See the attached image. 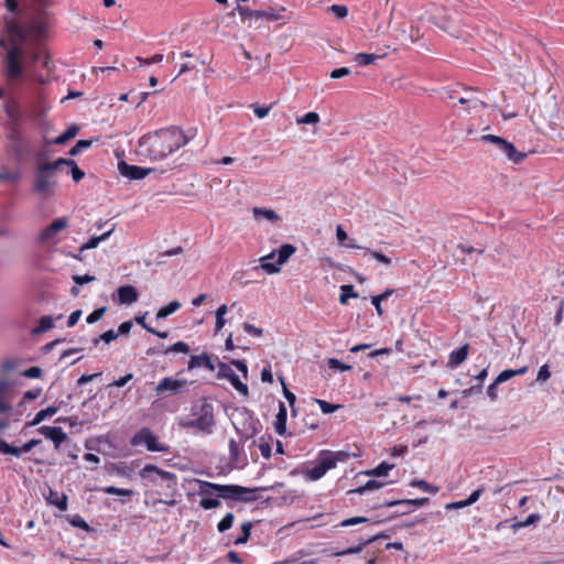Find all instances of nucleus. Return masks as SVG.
Instances as JSON below:
<instances>
[{"label":"nucleus","mask_w":564,"mask_h":564,"mask_svg":"<svg viewBox=\"0 0 564 564\" xmlns=\"http://www.w3.org/2000/svg\"><path fill=\"white\" fill-rule=\"evenodd\" d=\"M251 528H252V524L250 522L243 523L241 527L242 535L236 539L235 544L246 543L250 538Z\"/></svg>","instance_id":"obj_43"},{"label":"nucleus","mask_w":564,"mask_h":564,"mask_svg":"<svg viewBox=\"0 0 564 564\" xmlns=\"http://www.w3.org/2000/svg\"><path fill=\"white\" fill-rule=\"evenodd\" d=\"M368 521H369V519L365 518V517H352V518H348V519L341 521L340 525L349 527V525H355V524H359V523H366Z\"/></svg>","instance_id":"obj_55"},{"label":"nucleus","mask_w":564,"mask_h":564,"mask_svg":"<svg viewBox=\"0 0 564 564\" xmlns=\"http://www.w3.org/2000/svg\"><path fill=\"white\" fill-rule=\"evenodd\" d=\"M350 74V69L347 68V67H340V68H336L334 70L330 72V78L333 79H338V78H341L344 76H348Z\"/></svg>","instance_id":"obj_58"},{"label":"nucleus","mask_w":564,"mask_h":564,"mask_svg":"<svg viewBox=\"0 0 564 564\" xmlns=\"http://www.w3.org/2000/svg\"><path fill=\"white\" fill-rule=\"evenodd\" d=\"M481 140L495 144L513 163H520L527 156V153L518 151L512 143L501 137L485 134Z\"/></svg>","instance_id":"obj_7"},{"label":"nucleus","mask_w":564,"mask_h":564,"mask_svg":"<svg viewBox=\"0 0 564 564\" xmlns=\"http://www.w3.org/2000/svg\"><path fill=\"white\" fill-rule=\"evenodd\" d=\"M91 147L90 140H79L77 143L69 150L70 156L78 155L83 150H86Z\"/></svg>","instance_id":"obj_41"},{"label":"nucleus","mask_w":564,"mask_h":564,"mask_svg":"<svg viewBox=\"0 0 564 564\" xmlns=\"http://www.w3.org/2000/svg\"><path fill=\"white\" fill-rule=\"evenodd\" d=\"M327 365L333 370H339V371H348L351 369L350 365L344 364L340 360L336 358H329L327 360Z\"/></svg>","instance_id":"obj_42"},{"label":"nucleus","mask_w":564,"mask_h":564,"mask_svg":"<svg viewBox=\"0 0 564 564\" xmlns=\"http://www.w3.org/2000/svg\"><path fill=\"white\" fill-rule=\"evenodd\" d=\"M296 251V248L291 243L283 245L279 250L278 261L274 263H268V260H271L275 256V251L270 252L267 256H263L259 259L260 264L254 269H261L268 274L279 273L281 270V265L285 263L289 258Z\"/></svg>","instance_id":"obj_5"},{"label":"nucleus","mask_w":564,"mask_h":564,"mask_svg":"<svg viewBox=\"0 0 564 564\" xmlns=\"http://www.w3.org/2000/svg\"><path fill=\"white\" fill-rule=\"evenodd\" d=\"M236 11L240 14V17L243 21L247 19H251V18H254V19L264 18L269 21H276V20L282 19V15L273 8H269L267 10H251L247 7H242V6L238 4L236 7Z\"/></svg>","instance_id":"obj_11"},{"label":"nucleus","mask_w":564,"mask_h":564,"mask_svg":"<svg viewBox=\"0 0 564 564\" xmlns=\"http://www.w3.org/2000/svg\"><path fill=\"white\" fill-rule=\"evenodd\" d=\"M215 424L214 415L210 405H205L202 408V414L192 422L194 427L203 432L210 431L212 426Z\"/></svg>","instance_id":"obj_15"},{"label":"nucleus","mask_w":564,"mask_h":564,"mask_svg":"<svg viewBox=\"0 0 564 564\" xmlns=\"http://www.w3.org/2000/svg\"><path fill=\"white\" fill-rule=\"evenodd\" d=\"M39 432L44 437L51 440L56 449H58L59 445L67 440V434L58 426H42L39 429Z\"/></svg>","instance_id":"obj_14"},{"label":"nucleus","mask_w":564,"mask_h":564,"mask_svg":"<svg viewBox=\"0 0 564 564\" xmlns=\"http://www.w3.org/2000/svg\"><path fill=\"white\" fill-rule=\"evenodd\" d=\"M138 61H139L140 64H144V65L161 63L163 61V55L162 54H155V55H153L150 58L138 57Z\"/></svg>","instance_id":"obj_59"},{"label":"nucleus","mask_w":564,"mask_h":564,"mask_svg":"<svg viewBox=\"0 0 564 564\" xmlns=\"http://www.w3.org/2000/svg\"><path fill=\"white\" fill-rule=\"evenodd\" d=\"M181 307V303L178 301H172L167 305L161 307L156 312V318L162 319L166 318L171 314L175 313Z\"/></svg>","instance_id":"obj_29"},{"label":"nucleus","mask_w":564,"mask_h":564,"mask_svg":"<svg viewBox=\"0 0 564 564\" xmlns=\"http://www.w3.org/2000/svg\"><path fill=\"white\" fill-rule=\"evenodd\" d=\"M457 101L460 105H471L474 108L477 106V104L484 105V102L475 96V93L471 89L467 90L466 95L459 97Z\"/></svg>","instance_id":"obj_36"},{"label":"nucleus","mask_w":564,"mask_h":564,"mask_svg":"<svg viewBox=\"0 0 564 564\" xmlns=\"http://www.w3.org/2000/svg\"><path fill=\"white\" fill-rule=\"evenodd\" d=\"M328 10L336 15L338 19H344L348 14V9L341 4H333L328 8Z\"/></svg>","instance_id":"obj_52"},{"label":"nucleus","mask_w":564,"mask_h":564,"mask_svg":"<svg viewBox=\"0 0 564 564\" xmlns=\"http://www.w3.org/2000/svg\"><path fill=\"white\" fill-rule=\"evenodd\" d=\"M394 467L393 464H388L386 462H382L380 465H378L376 468L370 469L366 471V475L368 476H387L388 473Z\"/></svg>","instance_id":"obj_35"},{"label":"nucleus","mask_w":564,"mask_h":564,"mask_svg":"<svg viewBox=\"0 0 564 564\" xmlns=\"http://www.w3.org/2000/svg\"><path fill=\"white\" fill-rule=\"evenodd\" d=\"M63 163V158L54 162H39L34 170L33 191L44 198L53 196L58 186L56 174Z\"/></svg>","instance_id":"obj_3"},{"label":"nucleus","mask_w":564,"mask_h":564,"mask_svg":"<svg viewBox=\"0 0 564 564\" xmlns=\"http://www.w3.org/2000/svg\"><path fill=\"white\" fill-rule=\"evenodd\" d=\"M383 55H375L368 53H358L355 55L354 61L360 66L373 64L377 59L382 58Z\"/></svg>","instance_id":"obj_27"},{"label":"nucleus","mask_w":564,"mask_h":564,"mask_svg":"<svg viewBox=\"0 0 564 564\" xmlns=\"http://www.w3.org/2000/svg\"><path fill=\"white\" fill-rule=\"evenodd\" d=\"M9 140V149L20 161L24 156L30 155L33 152V145L24 133L18 128H11L7 134Z\"/></svg>","instance_id":"obj_6"},{"label":"nucleus","mask_w":564,"mask_h":564,"mask_svg":"<svg viewBox=\"0 0 564 564\" xmlns=\"http://www.w3.org/2000/svg\"><path fill=\"white\" fill-rule=\"evenodd\" d=\"M411 486L412 487H419L425 491H431V492H437V488L436 487H433L431 486L430 484H427L425 480H413L411 482Z\"/></svg>","instance_id":"obj_56"},{"label":"nucleus","mask_w":564,"mask_h":564,"mask_svg":"<svg viewBox=\"0 0 564 564\" xmlns=\"http://www.w3.org/2000/svg\"><path fill=\"white\" fill-rule=\"evenodd\" d=\"M315 402L319 405L323 413H333L340 408L339 404H332L327 401L315 399Z\"/></svg>","instance_id":"obj_51"},{"label":"nucleus","mask_w":564,"mask_h":564,"mask_svg":"<svg viewBox=\"0 0 564 564\" xmlns=\"http://www.w3.org/2000/svg\"><path fill=\"white\" fill-rule=\"evenodd\" d=\"M387 538H389V535H387L384 533L376 534V535L369 538L368 540H365V541L360 542L357 546H351V547H348L346 550L335 552L334 555L335 556H343V555H348V554H356V553L361 552L362 549L366 545L375 542L376 540H378V539H387Z\"/></svg>","instance_id":"obj_18"},{"label":"nucleus","mask_w":564,"mask_h":564,"mask_svg":"<svg viewBox=\"0 0 564 564\" xmlns=\"http://www.w3.org/2000/svg\"><path fill=\"white\" fill-rule=\"evenodd\" d=\"M26 378H40L42 376V369L39 367H31L22 373Z\"/></svg>","instance_id":"obj_61"},{"label":"nucleus","mask_w":564,"mask_h":564,"mask_svg":"<svg viewBox=\"0 0 564 564\" xmlns=\"http://www.w3.org/2000/svg\"><path fill=\"white\" fill-rule=\"evenodd\" d=\"M79 131V127L76 126V124H72L69 126L65 132H63L62 134H59L55 140H54V143L55 144H65L67 141H69L70 139L75 138L76 134L78 133Z\"/></svg>","instance_id":"obj_25"},{"label":"nucleus","mask_w":564,"mask_h":564,"mask_svg":"<svg viewBox=\"0 0 564 564\" xmlns=\"http://www.w3.org/2000/svg\"><path fill=\"white\" fill-rule=\"evenodd\" d=\"M187 142L188 139L182 129L170 127L142 135L137 152L151 161H163Z\"/></svg>","instance_id":"obj_2"},{"label":"nucleus","mask_w":564,"mask_h":564,"mask_svg":"<svg viewBox=\"0 0 564 564\" xmlns=\"http://www.w3.org/2000/svg\"><path fill=\"white\" fill-rule=\"evenodd\" d=\"M198 367H205L209 370H215V365L212 361L210 357L206 354L199 356H192L188 362V369H194Z\"/></svg>","instance_id":"obj_21"},{"label":"nucleus","mask_w":564,"mask_h":564,"mask_svg":"<svg viewBox=\"0 0 564 564\" xmlns=\"http://www.w3.org/2000/svg\"><path fill=\"white\" fill-rule=\"evenodd\" d=\"M527 370H528V367H522V368L517 369V370H511V369L503 370L495 379V383L506 382L509 379L513 378L514 376L523 375L524 372H527Z\"/></svg>","instance_id":"obj_28"},{"label":"nucleus","mask_w":564,"mask_h":564,"mask_svg":"<svg viewBox=\"0 0 564 564\" xmlns=\"http://www.w3.org/2000/svg\"><path fill=\"white\" fill-rule=\"evenodd\" d=\"M188 350H189V347L186 343L177 341V343L173 344L172 346H170L169 348H166L165 354H170V352L186 354V352H188Z\"/></svg>","instance_id":"obj_50"},{"label":"nucleus","mask_w":564,"mask_h":564,"mask_svg":"<svg viewBox=\"0 0 564 564\" xmlns=\"http://www.w3.org/2000/svg\"><path fill=\"white\" fill-rule=\"evenodd\" d=\"M551 377V372L549 370L547 365H544L540 368L538 372L536 380L538 381H546Z\"/></svg>","instance_id":"obj_64"},{"label":"nucleus","mask_w":564,"mask_h":564,"mask_svg":"<svg viewBox=\"0 0 564 564\" xmlns=\"http://www.w3.org/2000/svg\"><path fill=\"white\" fill-rule=\"evenodd\" d=\"M118 299L121 304H132L138 301V291L132 285H123L117 290Z\"/></svg>","instance_id":"obj_17"},{"label":"nucleus","mask_w":564,"mask_h":564,"mask_svg":"<svg viewBox=\"0 0 564 564\" xmlns=\"http://www.w3.org/2000/svg\"><path fill=\"white\" fill-rule=\"evenodd\" d=\"M112 231H113V228H111L110 230L106 231L105 234H102L100 236L90 238L86 243H84L80 247V249H79L80 252H83L85 250L97 248L101 241L106 240L112 234Z\"/></svg>","instance_id":"obj_26"},{"label":"nucleus","mask_w":564,"mask_h":564,"mask_svg":"<svg viewBox=\"0 0 564 564\" xmlns=\"http://www.w3.org/2000/svg\"><path fill=\"white\" fill-rule=\"evenodd\" d=\"M118 338V333H116L113 329H109L105 333H102L99 337L94 339V344L97 345L100 340L105 341L106 344H109L110 341Z\"/></svg>","instance_id":"obj_44"},{"label":"nucleus","mask_w":564,"mask_h":564,"mask_svg":"<svg viewBox=\"0 0 564 564\" xmlns=\"http://www.w3.org/2000/svg\"><path fill=\"white\" fill-rule=\"evenodd\" d=\"M57 411H58L57 406H48L44 410H41L40 412L36 413L35 417L30 423V425L35 426V425L40 424L43 420H45L48 416L54 415Z\"/></svg>","instance_id":"obj_31"},{"label":"nucleus","mask_w":564,"mask_h":564,"mask_svg":"<svg viewBox=\"0 0 564 564\" xmlns=\"http://www.w3.org/2000/svg\"><path fill=\"white\" fill-rule=\"evenodd\" d=\"M102 490H104V492H106L108 495H116V496H132L133 495V491L130 489H121V488H117L113 486L105 487Z\"/></svg>","instance_id":"obj_47"},{"label":"nucleus","mask_w":564,"mask_h":564,"mask_svg":"<svg viewBox=\"0 0 564 564\" xmlns=\"http://www.w3.org/2000/svg\"><path fill=\"white\" fill-rule=\"evenodd\" d=\"M139 474L142 478L150 479L151 481H154V475L159 476L163 480H173L175 478L174 474L162 470L155 465H145Z\"/></svg>","instance_id":"obj_16"},{"label":"nucleus","mask_w":564,"mask_h":564,"mask_svg":"<svg viewBox=\"0 0 564 564\" xmlns=\"http://www.w3.org/2000/svg\"><path fill=\"white\" fill-rule=\"evenodd\" d=\"M286 416H288L286 408H285L284 403L280 402L279 412L276 414V421L274 423L275 432L279 435H284L286 432Z\"/></svg>","instance_id":"obj_22"},{"label":"nucleus","mask_w":564,"mask_h":564,"mask_svg":"<svg viewBox=\"0 0 564 564\" xmlns=\"http://www.w3.org/2000/svg\"><path fill=\"white\" fill-rule=\"evenodd\" d=\"M46 501L50 505L57 507L61 511H65L67 509V496L64 492H57L50 488Z\"/></svg>","instance_id":"obj_19"},{"label":"nucleus","mask_w":564,"mask_h":564,"mask_svg":"<svg viewBox=\"0 0 564 564\" xmlns=\"http://www.w3.org/2000/svg\"><path fill=\"white\" fill-rule=\"evenodd\" d=\"M540 519L539 514H530L524 521L518 522L514 527L524 528L533 524Z\"/></svg>","instance_id":"obj_63"},{"label":"nucleus","mask_w":564,"mask_h":564,"mask_svg":"<svg viewBox=\"0 0 564 564\" xmlns=\"http://www.w3.org/2000/svg\"><path fill=\"white\" fill-rule=\"evenodd\" d=\"M468 356V345H464L462 346L460 348L454 350L451 355H449V366L451 367H457L458 365H460L462 362H464L466 360Z\"/></svg>","instance_id":"obj_24"},{"label":"nucleus","mask_w":564,"mask_h":564,"mask_svg":"<svg viewBox=\"0 0 564 564\" xmlns=\"http://www.w3.org/2000/svg\"><path fill=\"white\" fill-rule=\"evenodd\" d=\"M253 112L254 115L262 119L264 118L265 116H268V113L270 112L271 110V106H258V105H253Z\"/></svg>","instance_id":"obj_57"},{"label":"nucleus","mask_w":564,"mask_h":564,"mask_svg":"<svg viewBox=\"0 0 564 564\" xmlns=\"http://www.w3.org/2000/svg\"><path fill=\"white\" fill-rule=\"evenodd\" d=\"M132 445H145L151 452H165L167 448L158 443L155 435L149 429L140 430L131 440Z\"/></svg>","instance_id":"obj_10"},{"label":"nucleus","mask_w":564,"mask_h":564,"mask_svg":"<svg viewBox=\"0 0 564 564\" xmlns=\"http://www.w3.org/2000/svg\"><path fill=\"white\" fill-rule=\"evenodd\" d=\"M280 381H281V384L283 388V394H284L285 399L288 400L290 406L292 408L293 413H295V409H294V403L296 400L295 394L288 389L283 377L280 378Z\"/></svg>","instance_id":"obj_45"},{"label":"nucleus","mask_w":564,"mask_h":564,"mask_svg":"<svg viewBox=\"0 0 564 564\" xmlns=\"http://www.w3.org/2000/svg\"><path fill=\"white\" fill-rule=\"evenodd\" d=\"M427 501H429V498L402 499V500L387 501L382 506H384V507H394V506L422 507Z\"/></svg>","instance_id":"obj_23"},{"label":"nucleus","mask_w":564,"mask_h":564,"mask_svg":"<svg viewBox=\"0 0 564 564\" xmlns=\"http://www.w3.org/2000/svg\"><path fill=\"white\" fill-rule=\"evenodd\" d=\"M187 387L186 380L174 379L166 377L162 379L155 388V392L159 397L164 398L167 395H174L185 391Z\"/></svg>","instance_id":"obj_9"},{"label":"nucleus","mask_w":564,"mask_h":564,"mask_svg":"<svg viewBox=\"0 0 564 564\" xmlns=\"http://www.w3.org/2000/svg\"><path fill=\"white\" fill-rule=\"evenodd\" d=\"M252 214L256 219L264 218L269 223H278L279 220H281L280 215L270 208L253 207Z\"/></svg>","instance_id":"obj_20"},{"label":"nucleus","mask_w":564,"mask_h":564,"mask_svg":"<svg viewBox=\"0 0 564 564\" xmlns=\"http://www.w3.org/2000/svg\"><path fill=\"white\" fill-rule=\"evenodd\" d=\"M554 111H555V102L553 100V98H551L550 100H547V102L544 105L543 109H541L540 113L536 115V111L535 109L533 108L532 109V113H531V118H534V117H540V118H547V117H552L554 115Z\"/></svg>","instance_id":"obj_30"},{"label":"nucleus","mask_w":564,"mask_h":564,"mask_svg":"<svg viewBox=\"0 0 564 564\" xmlns=\"http://www.w3.org/2000/svg\"><path fill=\"white\" fill-rule=\"evenodd\" d=\"M219 505H220V501L215 498L204 497L199 501V506L205 510L215 509V508L219 507Z\"/></svg>","instance_id":"obj_53"},{"label":"nucleus","mask_w":564,"mask_h":564,"mask_svg":"<svg viewBox=\"0 0 564 564\" xmlns=\"http://www.w3.org/2000/svg\"><path fill=\"white\" fill-rule=\"evenodd\" d=\"M68 227V218L59 217L54 219L47 227L39 234V242L42 245H56L58 242L57 235Z\"/></svg>","instance_id":"obj_8"},{"label":"nucleus","mask_w":564,"mask_h":564,"mask_svg":"<svg viewBox=\"0 0 564 564\" xmlns=\"http://www.w3.org/2000/svg\"><path fill=\"white\" fill-rule=\"evenodd\" d=\"M0 452L3 454H9L19 457L23 451L21 447H15L8 444L4 440H0Z\"/></svg>","instance_id":"obj_38"},{"label":"nucleus","mask_w":564,"mask_h":564,"mask_svg":"<svg viewBox=\"0 0 564 564\" xmlns=\"http://www.w3.org/2000/svg\"><path fill=\"white\" fill-rule=\"evenodd\" d=\"M326 474L323 466L317 462L316 465L307 471V475L311 479L317 480L322 478Z\"/></svg>","instance_id":"obj_49"},{"label":"nucleus","mask_w":564,"mask_h":564,"mask_svg":"<svg viewBox=\"0 0 564 564\" xmlns=\"http://www.w3.org/2000/svg\"><path fill=\"white\" fill-rule=\"evenodd\" d=\"M106 311H107L106 306H102V307H99V308L95 310L93 313H90L87 316L86 322L88 324H94V323L98 322L99 319L102 318V316L105 315Z\"/></svg>","instance_id":"obj_48"},{"label":"nucleus","mask_w":564,"mask_h":564,"mask_svg":"<svg viewBox=\"0 0 564 564\" xmlns=\"http://www.w3.org/2000/svg\"><path fill=\"white\" fill-rule=\"evenodd\" d=\"M217 378L219 379H228L232 387L239 391L243 395H248L249 389L247 384L241 382L239 377L235 373V371L230 368L229 365L225 362L218 364V371H217Z\"/></svg>","instance_id":"obj_12"},{"label":"nucleus","mask_w":564,"mask_h":564,"mask_svg":"<svg viewBox=\"0 0 564 564\" xmlns=\"http://www.w3.org/2000/svg\"><path fill=\"white\" fill-rule=\"evenodd\" d=\"M63 166L70 167L72 177L75 182H79L85 176V173L77 166L74 160L63 158Z\"/></svg>","instance_id":"obj_32"},{"label":"nucleus","mask_w":564,"mask_h":564,"mask_svg":"<svg viewBox=\"0 0 564 564\" xmlns=\"http://www.w3.org/2000/svg\"><path fill=\"white\" fill-rule=\"evenodd\" d=\"M243 330L252 336L260 337L263 335V329L256 327L254 325L250 323H243L242 324Z\"/></svg>","instance_id":"obj_54"},{"label":"nucleus","mask_w":564,"mask_h":564,"mask_svg":"<svg viewBox=\"0 0 564 564\" xmlns=\"http://www.w3.org/2000/svg\"><path fill=\"white\" fill-rule=\"evenodd\" d=\"M370 253L380 263H382L387 267L391 264V259L388 258L387 256H384L383 253L378 252V251H370Z\"/></svg>","instance_id":"obj_62"},{"label":"nucleus","mask_w":564,"mask_h":564,"mask_svg":"<svg viewBox=\"0 0 564 564\" xmlns=\"http://www.w3.org/2000/svg\"><path fill=\"white\" fill-rule=\"evenodd\" d=\"M318 463L323 466L324 470H329L336 466L333 455L329 452L323 453L318 457Z\"/></svg>","instance_id":"obj_39"},{"label":"nucleus","mask_w":564,"mask_h":564,"mask_svg":"<svg viewBox=\"0 0 564 564\" xmlns=\"http://www.w3.org/2000/svg\"><path fill=\"white\" fill-rule=\"evenodd\" d=\"M199 485V494L203 496L216 494L224 499H235L242 501H252L256 497L252 495L256 489L241 487L238 485H218L205 480H196Z\"/></svg>","instance_id":"obj_4"},{"label":"nucleus","mask_w":564,"mask_h":564,"mask_svg":"<svg viewBox=\"0 0 564 564\" xmlns=\"http://www.w3.org/2000/svg\"><path fill=\"white\" fill-rule=\"evenodd\" d=\"M234 514L232 513H227L221 520L220 522L218 523V531L219 532H225L227 531L228 529L231 528L232 523H234Z\"/></svg>","instance_id":"obj_46"},{"label":"nucleus","mask_w":564,"mask_h":564,"mask_svg":"<svg viewBox=\"0 0 564 564\" xmlns=\"http://www.w3.org/2000/svg\"><path fill=\"white\" fill-rule=\"evenodd\" d=\"M118 170L122 176L129 180H142L153 171L151 167L130 165L124 161L118 163Z\"/></svg>","instance_id":"obj_13"},{"label":"nucleus","mask_w":564,"mask_h":564,"mask_svg":"<svg viewBox=\"0 0 564 564\" xmlns=\"http://www.w3.org/2000/svg\"><path fill=\"white\" fill-rule=\"evenodd\" d=\"M73 280L78 285H84L86 283H90L95 280L94 275L85 274V275H74Z\"/></svg>","instance_id":"obj_60"},{"label":"nucleus","mask_w":564,"mask_h":564,"mask_svg":"<svg viewBox=\"0 0 564 564\" xmlns=\"http://www.w3.org/2000/svg\"><path fill=\"white\" fill-rule=\"evenodd\" d=\"M383 485H384L383 482L378 481V480H369L366 482V485H364L357 489L350 490V492L362 495L366 491L379 489V488L383 487Z\"/></svg>","instance_id":"obj_37"},{"label":"nucleus","mask_w":564,"mask_h":564,"mask_svg":"<svg viewBox=\"0 0 564 564\" xmlns=\"http://www.w3.org/2000/svg\"><path fill=\"white\" fill-rule=\"evenodd\" d=\"M51 0H29L26 10L29 19L21 23L13 18H4L7 39L0 37V45L6 48L3 56L4 75L8 79H20L26 72L32 70L35 63L51 70L52 56L43 44L47 36Z\"/></svg>","instance_id":"obj_1"},{"label":"nucleus","mask_w":564,"mask_h":564,"mask_svg":"<svg viewBox=\"0 0 564 564\" xmlns=\"http://www.w3.org/2000/svg\"><path fill=\"white\" fill-rule=\"evenodd\" d=\"M340 295H339V302L340 304H346L348 302V299H357L358 293L354 291V286L351 284H345L340 286Z\"/></svg>","instance_id":"obj_34"},{"label":"nucleus","mask_w":564,"mask_h":564,"mask_svg":"<svg viewBox=\"0 0 564 564\" xmlns=\"http://www.w3.org/2000/svg\"><path fill=\"white\" fill-rule=\"evenodd\" d=\"M54 326V321L51 316H42L39 321V325L33 329V334H42Z\"/></svg>","instance_id":"obj_33"},{"label":"nucleus","mask_w":564,"mask_h":564,"mask_svg":"<svg viewBox=\"0 0 564 564\" xmlns=\"http://www.w3.org/2000/svg\"><path fill=\"white\" fill-rule=\"evenodd\" d=\"M319 121V116L317 112H307L302 117L296 118L297 124H315Z\"/></svg>","instance_id":"obj_40"}]
</instances>
